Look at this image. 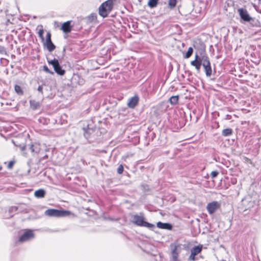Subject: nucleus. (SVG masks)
Returning <instances> with one entry per match:
<instances>
[{
	"label": "nucleus",
	"mask_w": 261,
	"mask_h": 261,
	"mask_svg": "<svg viewBox=\"0 0 261 261\" xmlns=\"http://www.w3.org/2000/svg\"><path fill=\"white\" fill-rule=\"evenodd\" d=\"M17 208L16 207H11L10 209H9V212H16L17 211Z\"/></svg>",
	"instance_id": "c85d7f7f"
},
{
	"label": "nucleus",
	"mask_w": 261,
	"mask_h": 261,
	"mask_svg": "<svg viewBox=\"0 0 261 261\" xmlns=\"http://www.w3.org/2000/svg\"><path fill=\"white\" fill-rule=\"evenodd\" d=\"M45 194V191L43 189H39L36 191L34 193V195L37 198H43Z\"/></svg>",
	"instance_id": "dca6fc26"
},
{
	"label": "nucleus",
	"mask_w": 261,
	"mask_h": 261,
	"mask_svg": "<svg viewBox=\"0 0 261 261\" xmlns=\"http://www.w3.org/2000/svg\"><path fill=\"white\" fill-rule=\"evenodd\" d=\"M25 146H23V147H21V150H24V149H25Z\"/></svg>",
	"instance_id": "473e14b6"
},
{
	"label": "nucleus",
	"mask_w": 261,
	"mask_h": 261,
	"mask_svg": "<svg viewBox=\"0 0 261 261\" xmlns=\"http://www.w3.org/2000/svg\"><path fill=\"white\" fill-rule=\"evenodd\" d=\"M238 12L239 13L241 18L244 21H249L251 19V18L246 9L243 8L239 9Z\"/></svg>",
	"instance_id": "9b49d317"
},
{
	"label": "nucleus",
	"mask_w": 261,
	"mask_h": 261,
	"mask_svg": "<svg viewBox=\"0 0 261 261\" xmlns=\"http://www.w3.org/2000/svg\"><path fill=\"white\" fill-rule=\"evenodd\" d=\"M193 52V49L192 47H190L188 48V51H187V53L186 54L185 58H190L191 57V56L192 55Z\"/></svg>",
	"instance_id": "5701e85b"
},
{
	"label": "nucleus",
	"mask_w": 261,
	"mask_h": 261,
	"mask_svg": "<svg viewBox=\"0 0 261 261\" xmlns=\"http://www.w3.org/2000/svg\"><path fill=\"white\" fill-rule=\"evenodd\" d=\"M156 226L158 228L162 229L170 230L172 228L171 225L168 223H162L161 222H159L157 223Z\"/></svg>",
	"instance_id": "4468645a"
},
{
	"label": "nucleus",
	"mask_w": 261,
	"mask_h": 261,
	"mask_svg": "<svg viewBox=\"0 0 261 261\" xmlns=\"http://www.w3.org/2000/svg\"><path fill=\"white\" fill-rule=\"evenodd\" d=\"M38 91L39 92H41L42 93L43 92V87L42 86H39L38 88Z\"/></svg>",
	"instance_id": "cd10ccee"
},
{
	"label": "nucleus",
	"mask_w": 261,
	"mask_h": 261,
	"mask_svg": "<svg viewBox=\"0 0 261 261\" xmlns=\"http://www.w3.org/2000/svg\"><path fill=\"white\" fill-rule=\"evenodd\" d=\"M15 91L18 94V95H23V92L20 86L16 85L14 87Z\"/></svg>",
	"instance_id": "aec40b11"
},
{
	"label": "nucleus",
	"mask_w": 261,
	"mask_h": 261,
	"mask_svg": "<svg viewBox=\"0 0 261 261\" xmlns=\"http://www.w3.org/2000/svg\"><path fill=\"white\" fill-rule=\"evenodd\" d=\"M170 248L171 250L172 257L175 258H176V257H178L180 251L179 245L175 243L171 244L170 245Z\"/></svg>",
	"instance_id": "9d476101"
},
{
	"label": "nucleus",
	"mask_w": 261,
	"mask_h": 261,
	"mask_svg": "<svg viewBox=\"0 0 261 261\" xmlns=\"http://www.w3.org/2000/svg\"><path fill=\"white\" fill-rule=\"evenodd\" d=\"M131 222L139 226H144L149 228H152L154 225L144 221V215L143 213H140V215H134L131 217Z\"/></svg>",
	"instance_id": "f03ea898"
},
{
	"label": "nucleus",
	"mask_w": 261,
	"mask_h": 261,
	"mask_svg": "<svg viewBox=\"0 0 261 261\" xmlns=\"http://www.w3.org/2000/svg\"><path fill=\"white\" fill-rule=\"evenodd\" d=\"M29 149L32 152L38 153L40 151V147L37 144H31L29 145Z\"/></svg>",
	"instance_id": "2eb2a0df"
},
{
	"label": "nucleus",
	"mask_w": 261,
	"mask_h": 261,
	"mask_svg": "<svg viewBox=\"0 0 261 261\" xmlns=\"http://www.w3.org/2000/svg\"><path fill=\"white\" fill-rule=\"evenodd\" d=\"M176 3H177L176 0H169V1H168L169 7L170 8L173 9L176 6Z\"/></svg>",
	"instance_id": "4be33fe9"
},
{
	"label": "nucleus",
	"mask_w": 261,
	"mask_h": 261,
	"mask_svg": "<svg viewBox=\"0 0 261 261\" xmlns=\"http://www.w3.org/2000/svg\"><path fill=\"white\" fill-rule=\"evenodd\" d=\"M44 70L45 71H46V72H49V73H50V71H49V69H48V68H47V66H44Z\"/></svg>",
	"instance_id": "c756f323"
},
{
	"label": "nucleus",
	"mask_w": 261,
	"mask_h": 261,
	"mask_svg": "<svg viewBox=\"0 0 261 261\" xmlns=\"http://www.w3.org/2000/svg\"><path fill=\"white\" fill-rule=\"evenodd\" d=\"M113 7V1L108 0L103 3L99 7V14L103 17H107Z\"/></svg>",
	"instance_id": "20e7f679"
},
{
	"label": "nucleus",
	"mask_w": 261,
	"mask_h": 261,
	"mask_svg": "<svg viewBox=\"0 0 261 261\" xmlns=\"http://www.w3.org/2000/svg\"><path fill=\"white\" fill-rule=\"evenodd\" d=\"M178 95L172 96L170 98L169 102L171 105H175L178 103Z\"/></svg>",
	"instance_id": "a211bd4d"
},
{
	"label": "nucleus",
	"mask_w": 261,
	"mask_h": 261,
	"mask_svg": "<svg viewBox=\"0 0 261 261\" xmlns=\"http://www.w3.org/2000/svg\"><path fill=\"white\" fill-rule=\"evenodd\" d=\"M191 65L194 66L198 71L200 70L201 66L202 65L206 75L210 77L212 75V70L211 63L208 57L205 55H202L200 57L196 55L195 59L191 62Z\"/></svg>",
	"instance_id": "f257e3e1"
},
{
	"label": "nucleus",
	"mask_w": 261,
	"mask_h": 261,
	"mask_svg": "<svg viewBox=\"0 0 261 261\" xmlns=\"http://www.w3.org/2000/svg\"><path fill=\"white\" fill-rule=\"evenodd\" d=\"M172 261H179L178 259V257H176V258H172Z\"/></svg>",
	"instance_id": "2f4dec72"
},
{
	"label": "nucleus",
	"mask_w": 261,
	"mask_h": 261,
	"mask_svg": "<svg viewBox=\"0 0 261 261\" xmlns=\"http://www.w3.org/2000/svg\"><path fill=\"white\" fill-rule=\"evenodd\" d=\"M158 4V0H149L148 2V6L150 8H154Z\"/></svg>",
	"instance_id": "412c9836"
},
{
	"label": "nucleus",
	"mask_w": 261,
	"mask_h": 261,
	"mask_svg": "<svg viewBox=\"0 0 261 261\" xmlns=\"http://www.w3.org/2000/svg\"><path fill=\"white\" fill-rule=\"evenodd\" d=\"M44 30L43 29H41L39 30L38 34L39 37L40 38L42 42L44 41V38L43 37Z\"/></svg>",
	"instance_id": "b1692460"
},
{
	"label": "nucleus",
	"mask_w": 261,
	"mask_h": 261,
	"mask_svg": "<svg viewBox=\"0 0 261 261\" xmlns=\"http://www.w3.org/2000/svg\"><path fill=\"white\" fill-rule=\"evenodd\" d=\"M43 42L44 45L46 46L47 50L49 52L53 51L55 48L56 46L53 44L51 40V34L48 32L46 36V40Z\"/></svg>",
	"instance_id": "6e6552de"
},
{
	"label": "nucleus",
	"mask_w": 261,
	"mask_h": 261,
	"mask_svg": "<svg viewBox=\"0 0 261 261\" xmlns=\"http://www.w3.org/2000/svg\"><path fill=\"white\" fill-rule=\"evenodd\" d=\"M71 214V212L66 210H59L50 208L44 212V215L50 217H64Z\"/></svg>",
	"instance_id": "7ed1b4c3"
},
{
	"label": "nucleus",
	"mask_w": 261,
	"mask_h": 261,
	"mask_svg": "<svg viewBox=\"0 0 261 261\" xmlns=\"http://www.w3.org/2000/svg\"><path fill=\"white\" fill-rule=\"evenodd\" d=\"M117 173L119 174L122 173L123 171V166L122 165H120L117 170Z\"/></svg>",
	"instance_id": "393cba45"
},
{
	"label": "nucleus",
	"mask_w": 261,
	"mask_h": 261,
	"mask_svg": "<svg viewBox=\"0 0 261 261\" xmlns=\"http://www.w3.org/2000/svg\"><path fill=\"white\" fill-rule=\"evenodd\" d=\"M48 63L53 66L54 70L57 73L60 75H63L64 74L65 71L64 70L62 69L58 60L54 59V60H51L50 61L48 60Z\"/></svg>",
	"instance_id": "39448f33"
},
{
	"label": "nucleus",
	"mask_w": 261,
	"mask_h": 261,
	"mask_svg": "<svg viewBox=\"0 0 261 261\" xmlns=\"http://www.w3.org/2000/svg\"><path fill=\"white\" fill-rule=\"evenodd\" d=\"M61 30L66 33H69L71 30L70 22L68 21L63 23L61 27Z\"/></svg>",
	"instance_id": "ddd939ff"
},
{
	"label": "nucleus",
	"mask_w": 261,
	"mask_h": 261,
	"mask_svg": "<svg viewBox=\"0 0 261 261\" xmlns=\"http://www.w3.org/2000/svg\"><path fill=\"white\" fill-rule=\"evenodd\" d=\"M219 172L217 171H213L211 173V176L212 178H214L217 176Z\"/></svg>",
	"instance_id": "a878e982"
},
{
	"label": "nucleus",
	"mask_w": 261,
	"mask_h": 261,
	"mask_svg": "<svg viewBox=\"0 0 261 261\" xmlns=\"http://www.w3.org/2000/svg\"><path fill=\"white\" fill-rule=\"evenodd\" d=\"M138 101L139 97L137 95H135L129 99L127 106L130 108H134L138 104Z\"/></svg>",
	"instance_id": "f8f14e48"
},
{
	"label": "nucleus",
	"mask_w": 261,
	"mask_h": 261,
	"mask_svg": "<svg viewBox=\"0 0 261 261\" xmlns=\"http://www.w3.org/2000/svg\"><path fill=\"white\" fill-rule=\"evenodd\" d=\"M221 203L218 201H214L208 203L206 206V210L209 214L212 215L220 208Z\"/></svg>",
	"instance_id": "423d86ee"
},
{
	"label": "nucleus",
	"mask_w": 261,
	"mask_h": 261,
	"mask_svg": "<svg viewBox=\"0 0 261 261\" xmlns=\"http://www.w3.org/2000/svg\"><path fill=\"white\" fill-rule=\"evenodd\" d=\"M34 234L31 230H28L25 231L23 234L19 238V241L21 242L28 241L33 239Z\"/></svg>",
	"instance_id": "1a4fd4ad"
},
{
	"label": "nucleus",
	"mask_w": 261,
	"mask_h": 261,
	"mask_svg": "<svg viewBox=\"0 0 261 261\" xmlns=\"http://www.w3.org/2000/svg\"><path fill=\"white\" fill-rule=\"evenodd\" d=\"M232 133V130L230 128H226L223 130L222 135L225 137L231 135Z\"/></svg>",
	"instance_id": "6ab92c4d"
},
{
	"label": "nucleus",
	"mask_w": 261,
	"mask_h": 261,
	"mask_svg": "<svg viewBox=\"0 0 261 261\" xmlns=\"http://www.w3.org/2000/svg\"><path fill=\"white\" fill-rule=\"evenodd\" d=\"M231 182L233 184H236L237 182V179L236 178H234V179H232L231 180Z\"/></svg>",
	"instance_id": "7c9ffc66"
},
{
	"label": "nucleus",
	"mask_w": 261,
	"mask_h": 261,
	"mask_svg": "<svg viewBox=\"0 0 261 261\" xmlns=\"http://www.w3.org/2000/svg\"><path fill=\"white\" fill-rule=\"evenodd\" d=\"M202 247L201 245L196 246L193 247L191 250V254L189 257V261H195L196 260V256L200 253Z\"/></svg>",
	"instance_id": "0eeeda50"
},
{
	"label": "nucleus",
	"mask_w": 261,
	"mask_h": 261,
	"mask_svg": "<svg viewBox=\"0 0 261 261\" xmlns=\"http://www.w3.org/2000/svg\"><path fill=\"white\" fill-rule=\"evenodd\" d=\"M30 103L31 108L33 110H36L40 107V103L34 100H30Z\"/></svg>",
	"instance_id": "f3484780"
},
{
	"label": "nucleus",
	"mask_w": 261,
	"mask_h": 261,
	"mask_svg": "<svg viewBox=\"0 0 261 261\" xmlns=\"http://www.w3.org/2000/svg\"><path fill=\"white\" fill-rule=\"evenodd\" d=\"M14 162L13 161H10L9 164H8V168H9V169H11L12 168V167L14 165Z\"/></svg>",
	"instance_id": "bb28decb"
}]
</instances>
